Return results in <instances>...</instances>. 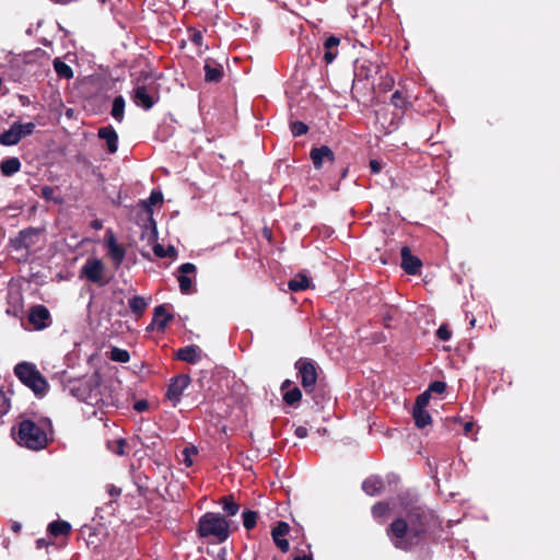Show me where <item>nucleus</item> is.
<instances>
[{
  "label": "nucleus",
  "mask_w": 560,
  "mask_h": 560,
  "mask_svg": "<svg viewBox=\"0 0 560 560\" xmlns=\"http://www.w3.org/2000/svg\"><path fill=\"white\" fill-rule=\"evenodd\" d=\"M425 532L423 516L419 510L396 518L387 529V535L397 549L408 551L419 545Z\"/></svg>",
  "instance_id": "nucleus-1"
},
{
  "label": "nucleus",
  "mask_w": 560,
  "mask_h": 560,
  "mask_svg": "<svg viewBox=\"0 0 560 560\" xmlns=\"http://www.w3.org/2000/svg\"><path fill=\"white\" fill-rule=\"evenodd\" d=\"M51 431V423L45 420L36 423L31 420H23L19 424L18 432H12L14 440L21 446L33 451H39L48 444V432Z\"/></svg>",
  "instance_id": "nucleus-2"
},
{
  "label": "nucleus",
  "mask_w": 560,
  "mask_h": 560,
  "mask_svg": "<svg viewBox=\"0 0 560 560\" xmlns=\"http://www.w3.org/2000/svg\"><path fill=\"white\" fill-rule=\"evenodd\" d=\"M104 390L105 387L102 386L96 375L88 380L80 381L71 387V393L74 397L88 405L97 407H102L107 404L103 395Z\"/></svg>",
  "instance_id": "nucleus-3"
},
{
  "label": "nucleus",
  "mask_w": 560,
  "mask_h": 560,
  "mask_svg": "<svg viewBox=\"0 0 560 560\" xmlns=\"http://www.w3.org/2000/svg\"><path fill=\"white\" fill-rule=\"evenodd\" d=\"M15 376L36 396H44L48 390V383L37 370L36 365L31 362H20L14 366Z\"/></svg>",
  "instance_id": "nucleus-4"
},
{
  "label": "nucleus",
  "mask_w": 560,
  "mask_h": 560,
  "mask_svg": "<svg viewBox=\"0 0 560 560\" xmlns=\"http://www.w3.org/2000/svg\"><path fill=\"white\" fill-rule=\"evenodd\" d=\"M198 533L201 537H214L219 542L228 539L229 523L218 513H206L199 520Z\"/></svg>",
  "instance_id": "nucleus-5"
},
{
  "label": "nucleus",
  "mask_w": 560,
  "mask_h": 560,
  "mask_svg": "<svg viewBox=\"0 0 560 560\" xmlns=\"http://www.w3.org/2000/svg\"><path fill=\"white\" fill-rule=\"evenodd\" d=\"M301 384L306 393H311L317 381L315 364L306 359H300L295 363Z\"/></svg>",
  "instance_id": "nucleus-6"
},
{
  "label": "nucleus",
  "mask_w": 560,
  "mask_h": 560,
  "mask_svg": "<svg viewBox=\"0 0 560 560\" xmlns=\"http://www.w3.org/2000/svg\"><path fill=\"white\" fill-rule=\"evenodd\" d=\"M189 384L190 377L187 374H180L171 380L165 395L173 406L179 404L182 395Z\"/></svg>",
  "instance_id": "nucleus-7"
},
{
  "label": "nucleus",
  "mask_w": 560,
  "mask_h": 560,
  "mask_svg": "<svg viewBox=\"0 0 560 560\" xmlns=\"http://www.w3.org/2000/svg\"><path fill=\"white\" fill-rule=\"evenodd\" d=\"M104 264L100 258H88L81 268V275L89 281L102 284L104 281Z\"/></svg>",
  "instance_id": "nucleus-8"
},
{
  "label": "nucleus",
  "mask_w": 560,
  "mask_h": 560,
  "mask_svg": "<svg viewBox=\"0 0 560 560\" xmlns=\"http://www.w3.org/2000/svg\"><path fill=\"white\" fill-rule=\"evenodd\" d=\"M27 319L35 330L48 328L52 323L50 312L44 305L31 307Z\"/></svg>",
  "instance_id": "nucleus-9"
},
{
  "label": "nucleus",
  "mask_w": 560,
  "mask_h": 560,
  "mask_svg": "<svg viewBox=\"0 0 560 560\" xmlns=\"http://www.w3.org/2000/svg\"><path fill=\"white\" fill-rule=\"evenodd\" d=\"M105 246L107 256L110 258L115 268H118L125 260L126 249L122 245L118 244L112 231H107L105 234Z\"/></svg>",
  "instance_id": "nucleus-10"
},
{
  "label": "nucleus",
  "mask_w": 560,
  "mask_h": 560,
  "mask_svg": "<svg viewBox=\"0 0 560 560\" xmlns=\"http://www.w3.org/2000/svg\"><path fill=\"white\" fill-rule=\"evenodd\" d=\"M196 272V266L191 262H185L178 268V283L180 292L184 294H188L191 292L194 279L189 277Z\"/></svg>",
  "instance_id": "nucleus-11"
},
{
  "label": "nucleus",
  "mask_w": 560,
  "mask_h": 560,
  "mask_svg": "<svg viewBox=\"0 0 560 560\" xmlns=\"http://www.w3.org/2000/svg\"><path fill=\"white\" fill-rule=\"evenodd\" d=\"M163 195L161 191L153 190L148 200L143 201V206L148 212L151 230L149 232V241H155L158 238V232L155 223L152 219V206L162 202Z\"/></svg>",
  "instance_id": "nucleus-12"
},
{
  "label": "nucleus",
  "mask_w": 560,
  "mask_h": 560,
  "mask_svg": "<svg viewBox=\"0 0 560 560\" xmlns=\"http://www.w3.org/2000/svg\"><path fill=\"white\" fill-rule=\"evenodd\" d=\"M132 101L137 106L147 110L155 103L153 95L150 94L145 85H137L133 89Z\"/></svg>",
  "instance_id": "nucleus-13"
},
{
  "label": "nucleus",
  "mask_w": 560,
  "mask_h": 560,
  "mask_svg": "<svg viewBox=\"0 0 560 560\" xmlns=\"http://www.w3.org/2000/svg\"><path fill=\"white\" fill-rule=\"evenodd\" d=\"M202 355V350L195 345L186 346L176 351V359L189 364L198 363Z\"/></svg>",
  "instance_id": "nucleus-14"
},
{
  "label": "nucleus",
  "mask_w": 560,
  "mask_h": 560,
  "mask_svg": "<svg viewBox=\"0 0 560 560\" xmlns=\"http://www.w3.org/2000/svg\"><path fill=\"white\" fill-rule=\"evenodd\" d=\"M310 156L314 164L315 168H320L325 162L332 163L335 160V154L327 145H322L319 148H314L311 150Z\"/></svg>",
  "instance_id": "nucleus-15"
},
{
  "label": "nucleus",
  "mask_w": 560,
  "mask_h": 560,
  "mask_svg": "<svg viewBox=\"0 0 560 560\" xmlns=\"http://www.w3.org/2000/svg\"><path fill=\"white\" fill-rule=\"evenodd\" d=\"M290 530V526L285 522H279L276 527H273L271 535L276 546L282 551L287 552L289 550V541L285 539Z\"/></svg>",
  "instance_id": "nucleus-16"
},
{
  "label": "nucleus",
  "mask_w": 560,
  "mask_h": 560,
  "mask_svg": "<svg viewBox=\"0 0 560 560\" xmlns=\"http://www.w3.org/2000/svg\"><path fill=\"white\" fill-rule=\"evenodd\" d=\"M401 267L408 275H417L421 268L420 259L412 256L407 246L401 248Z\"/></svg>",
  "instance_id": "nucleus-17"
},
{
  "label": "nucleus",
  "mask_w": 560,
  "mask_h": 560,
  "mask_svg": "<svg viewBox=\"0 0 560 560\" xmlns=\"http://www.w3.org/2000/svg\"><path fill=\"white\" fill-rule=\"evenodd\" d=\"M173 316L167 312L165 305H159L154 308L153 320L149 328L156 327L158 330L163 331Z\"/></svg>",
  "instance_id": "nucleus-18"
},
{
  "label": "nucleus",
  "mask_w": 560,
  "mask_h": 560,
  "mask_svg": "<svg viewBox=\"0 0 560 560\" xmlns=\"http://www.w3.org/2000/svg\"><path fill=\"white\" fill-rule=\"evenodd\" d=\"M378 72V66L368 60H357L354 66L355 77L369 79Z\"/></svg>",
  "instance_id": "nucleus-19"
},
{
  "label": "nucleus",
  "mask_w": 560,
  "mask_h": 560,
  "mask_svg": "<svg viewBox=\"0 0 560 560\" xmlns=\"http://www.w3.org/2000/svg\"><path fill=\"white\" fill-rule=\"evenodd\" d=\"M98 137L106 141L107 149L110 153H115L118 149V136L110 126L98 129Z\"/></svg>",
  "instance_id": "nucleus-20"
},
{
  "label": "nucleus",
  "mask_w": 560,
  "mask_h": 560,
  "mask_svg": "<svg viewBox=\"0 0 560 560\" xmlns=\"http://www.w3.org/2000/svg\"><path fill=\"white\" fill-rule=\"evenodd\" d=\"M203 69L207 82H219L223 75L222 66L211 59L206 60Z\"/></svg>",
  "instance_id": "nucleus-21"
},
{
  "label": "nucleus",
  "mask_w": 560,
  "mask_h": 560,
  "mask_svg": "<svg viewBox=\"0 0 560 560\" xmlns=\"http://www.w3.org/2000/svg\"><path fill=\"white\" fill-rule=\"evenodd\" d=\"M22 139L21 131L18 128V121L0 135V143L3 145H14Z\"/></svg>",
  "instance_id": "nucleus-22"
},
{
  "label": "nucleus",
  "mask_w": 560,
  "mask_h": 560,
  "mask_svg": "<svg viewBox=\"0 0 560 560\" xmlns=\"http://www.w3.org/2000/svg\"><path fill=\"white\" fill-rule=\"evenodd\" d=\"M340 39L336 36H329L324 43V60L326 63H331L338 55V46Z\"/></svg>",
  "instance_id": "nucleus-23"
},
{
  "label": "nucleus",
  "mask_w": 560,
  "mask_h": 560,
  "mask_svg": "<svg viewBox=\"0 0 560 560\" xmlns=\"http://www.w3.org/2000/svg\"><path fill=\"white\" fill-rule=\"evenodd\" d=\"M384 488V483L381 478L371 476L366 478L362 483L363 491L369 495H377Z\"/></svg>",
  "instance_id": "nucleus-24"
},
{
  "label": "nucleus",
  "mask_w": 560,
  "mask_h": 560,
  "mask_svg": "<svg viewBox=\"0 0 560 560\" xmlns=\"http://www.w3.org/2000/svg\"><path fill=\"white\" fill-rule=\"evenodd\" d=\"M21 168V162L18 158H9L0 163V171L4 176H12Z\"/></svg>",
  "instance_id": "nucleus-25"
},
{
  "label": "nucleus",
  "mask_w": 560,
  "mask_h": 560,
  "mask_svg": "<svg viewBox=\"0 0 560 560\" xmlns=\"http://www.w3.org/2000/svg\"><path fill=\"white\" fill-rule=\"evenodd\" d=\"M149 305V301L142 296L135 295L129 300V308L138 316L142 315Z\"/></svg>",
  "instance_id": "nucleus-26"
},
{
  "label": "nucleus",
  "mask_w": 560,
  "mask_h": 560,
  "mask_svg": "<svg viewBox=\"0 0 560 560\" xmlns=\"http://www.w3.org/2000/svg\"><path fill=\"white\" fill-rule=\"evenodd\" d=\"M125 112V98L121 95H118L113 101L112 106V116L117 121H122Z\"/></svg>",
  "instance_id": "nucleus-27"
},
{
  "label": "nucleus",
  "mask_w": 560,
  "mask_h": 560,
  "mask_svg": "<svg viewBox=\"0 0 560 560\" xmlns=\"http://www.w3.org/2000/svg\"><path fill=\"white\" fill-rule=\"evenodd\" d=\"M48 530L54 536L67 535L71 530V526L65 521H54L49 524Z\"/></svg>",
  "instance_id": "nucleus-28"
},
{
  "label": "nucleus",
  "mask_w": 560,
  "mask_h": 560,
  "mask_svg": "<svg viewBox=\"0 0 560 560\" xmlns=\"http://www.w3.org/2000/svg\"><path fill=\"white\" fill-rule=\"evenodd\" d=\"M412 416L418 428L423 429L431 423V416L427 409H413Z\"/></svg>",
  "instance_id": "nucleus-29"
},
{
  "label": "nucleus",
  "mask_w": 560,
  "mask_h": 560,
  "mask_svg": "<svg viewBox=\"0 0 560 560\" xmlns=\"http://www.w3.org/2000/svg\"><path fill=\"white\" fill-rule=\"evenodd\" d=\"M288 287L292 292L303 291L310 287V279L304 275H299L289 281Z\"/></svg>",
  "instance_id": "nucleus-30"
},
{
  "label": "nucleus",
  "mask_w": 560,
  "mask_h": 560,
  "mask_svg": "<svg viewBox=\"0 0 560 560\" xmlns=\"http://www.w3.org/2000/svg\"><path fill=\"white\" fill-rule=\"evenodd\" d=\"M54 69L59 78L71 79L73 77V71L71 67L62 60H60L59 58H56L54 60Z\"/></svg>",
  "instance_id": "nucleus-31"
},
{
  "label": "nucleus",
  "mask_w": 560,
  "mask_h": 560,
  "mask_svg": "<svg viewBox=\"0 0 560 560\" xmlns=\"http://www.w3.org/2000/svg\"><path fill=\"white\" fill-rule=\"evenodd\" d=\"M222 508H223V511L229 516L236 515L240 510V505L233 500V498L231 495L222 498Z\"/></svg>",
  "instance_id": "nucleus-32"
},
{
  "label": "nucleus",
  "mask_w": 560,
  "mask_h": 560,
  "mask_svg": "<svg viewBox=\"0 0 560 560\" xmlns=\"http://www.w3.org/2000/svg\"><path fill=\"white\" fill-rule=\"evenodd\" d=\"M153 253L160 258L176 256V249L174 246L165 248L163 245L158 243L153 245Z\"/></svg>",
  "instance_id": "nucleus-33"
},
{
  "label": "nucleus",
  "mask_w": 560,
  "mask_h": 560,
  "mask_svg": "<svg viewBox=\"0 0 560 560\" xmlns=\"http://www.w3.org/2000/svg\"><path fill=\"white\" fill-rule=\"evenodd\" d=\"M110 359L115 362L126 363L130 359V354L127 350L114 347L110 350Z\"/></svg>",
  "instance_id": "nucleus-34"
},
{
  "label": "nucleus",
  "mask_w": 560,
  "mask_h": 560,
  "mask_svg": "<svg viewBox=\"0 0 560 560\" xmlns=\"http://www.w3.org/2000/svg\"><path fill=\"white\" fill-rule=\"evenodd\" d=\"M301 398L302 393L298 387H293L292 389H289L283 394V400L285 401V404L290 406L299 402Z\"/></svg>",
  "instance_id": "nucleus-35"
},
{
  "label": "nucleus",
  "mask_w": 560,
  "mask_h": 560,
  "mask_svg": "<svg viewBox=\"0 0 560 560\" xmlns=\"http://www.w3.org/2000/svg\"><path fill=\"white\" fill-rule=\"evenodd\" d=\"M390 102L395 107L400 109H404L408 106L407 98L404 96L402 92L398 90L393 93Z\"/></svg>",
  "instance_id": "nucleus-36"
},
{
  "label": "nucleus",
  "mask_w": 560,
  "mask_h": 560,
  "mask_svg": "<svg viewBox=\"0 0 560 560\" xmlns=\"http://www.w3.org/2000/svg\"><path fill=\"white\" fill-rule=\"evenodd\" d=\"M257 522V513L254 511H245L243 512V525L246 529H252L255 527Z\"/></svg>",
  "instance_id": "nucleus-37"
},
{
  "label": "nucleus",
  "mask_w": 560,
  "mask_h": 560,
  "mask_svg": "<svg viewBox=\"0 0 560 560\" xmlns=\"http://www.w3.org/2000/svg\"><path fill=\"white\" fill-rule=\"evenodd\" d=\"M125 444H126L125 440L119 439L115 442H108L107 446H108L109 451L121 456L125 454V450H124Z\"/></svg>",
  "instance_id": "nucleus-38"
},
{
  "label": "nucleus",
  "mask_w": 560,
  "mask_h": 560,
  "mask_svg": "<svg viewBox=\"0 0 560 560\" xmlns=\"http://www.w3.org/2000/svg\"><path fill=\"white\" fill-rule=\"evenodd\" d=\"M290 128H291V132L294 137L303 136L308 130V127L302 121L292 122Z\"/></svg>",
  "instance_id": "nucleus-39"
},
{
  "label": "nucleus",
  "mask_w": 560,
  "mask_h": 560,
  "mask_svg": "<svg viewBox=\"0 0 560 560\" xmlns=\"http://www.w3.org/2000/svg\"><path fill=\"white\" fill-rule=\"evenodd\" d=\"M430 394L429 392H423L422 394H420L417 399H416V402H415V406H413V409H425L429 401H430Z\"/></svg>",
  "instance_id": "nucleus-40"
},
{
  "label": "nucleus",
  "mask_w": 560,
  "mask_h": 560,
  "mask_svg": "<svg viewBox=\"0 0 560 560\" xmlns=\"http://www.w3.org/2000/svg\"><path fill=\"white\" fill-rule=\"evenodd\" d=\"M445 389H446V384L444 382L435 381L429 385L427 392H429L430 395H431V393L443 394L445 392Z\"/></svg>",
  "instance_id": "nucleus-41"
},
{
  "label": "nucleus",
  "mask_w": 560,
  "mask_h": 560,
  "mask_svg": "<svg viewBox=\"0 0 560 560\" xmlns=\"http://www.w3.org/2000/svg\"><path fill=\"white\" fill-rule=\"evenodd\" d=\"M36 125L34 122L21 124L18 121V128L21 131V136L26 137L34 132Z\"/></svg>",
  "instance_id": "nucleus-42"
},
{
  "label": "nucleus",
  "mask_w": 560,
  "mask_h": 560,
  "mask_svg": "<svg viewBox=\"0 0 560 560\" xmlns=\"http://www.w3.org/2000/svg\"><path fill=\"white\" fill-rule=\"evenodd\" d=\"M387 511H388V506H387V504H384V503H376L372 508V514L376 518L385 515L387 513Z\"/></svg>",
  "instance_id": "nucleus-43"
},
{
  "label": "nucleus",
  "mask_w": 560,
  "mask_h": 560,
  "mask_svg": "<svg viewBox=\"0 0 560 560\" xmlns=\"http://www.w3.org/2000/svg\"><path fill=\"white\" fill-rule=\"evenodd\" d=\"M10 409V402L5 394L0 389V416L7 413Z\"/></svg>",
  "instance_id": "nucleus-44"
},
{
  "label": "nucleus",
  "mask_w": 560,
  "mask_h": 560,
  "mask_svg": "<svg viewBox=\"0 0 560 560\" xmlns=\"http://www.w3.org/2000/svg\"><path fill=\"white\" fill-rule=\"evenodd\" d=\"M436 336L439 337V339H441L443 341H447L451 339V331L446 325H442L436 330Z\"/></svg>",
  "instance_id": "nucleus-45"
},
{
  "label": "nucleus",
  "mask_w": 560,
  "mask_h": 560,
  "mask_svg": "<svg viewBox=\"0 0 560 560\" xmlns=\"http://www.w3.org/2000/svg\"><path fill=\"white\" fill-rule=\"evenodd\" d=\"M55 189L50 186H43L40 189V197L46 200L54 199Z\"/></svg>",
  "instance_id": "nucleus-46"
},
{
  "label": "nucleus",
  "mask_w": 560,
  "mask_h": 560,
  "mask_svg": "<svg viewBox=\"0 0 560 560\" xmlns=\"http://www.w3.org/2000/svg\"><path fill=\"white\" fill-rule=\"evenodd\" d=\"M202 34L200 32H194L190 36V40L196 45H201L202 43Z\"/></svg>",
  "instance_id": "nucleus-47"
},
{
  "label": "nucleus",
  "mask_w": 560,
  "mask_h": 560,
  "mask_svg": "<svg viewBox=\"0 0 560 560\" xmlns=\"http://www.w3.org/2000/svg\"><path fill=\"white\" fill-rule=\"evenodd\" d=\"M295 435L298 438H300V439L306 438L307 436V429L305 427H302V425L298 427L295 429Z\"/></svg>",
  "instance_id": "nucleus-48"
},
{
  "label": "nucleus",
  "mask_w": 560,
  "mask_h": 560,
  "mask_svg": "<svg viewBox=\"0 0 560 560\" xmlns=\"http://www.w3.org/2000/svg\"><path fill=\"white\" fill-rule=\"evenodd\" d=\"M370 168L372 171V173H378L381 171V163L376 160H372L370 162Z\"/></svg>",
  "instance_id": "nucleus-49"
},
{
  "label": "nucleus",
  "mask_w": 560,
  "mask_h": 560,
  "mask_svg": "<svg viewBox=\"0 0 560 560\" xmlns=\"http://www.w3.org/2000/svg\"><path fill=\"white\" fill-rule=\"evenodd\" d=\"M147 407H148V404H147V401H144V400H139V401H137V402H136V405H135V408H136V410H138V411H143V410H145V409H147Z\"/></svg>",
  "instance_id": "nucleus-50"
},
{
  "label": "nucleus",
  "mask_w": 560,
  "mask_h": 560,
  "mask_svg": "<svg viewBox=\"0 0 560 560\" xmlns=\"http://www.w3.org/2000/svg\"><path fill=\"white\" fill-rule=\"evenodd\" d=\"M184 454H185V464H186V466H191L192 465V460L190 459V457L188 455V450H185Z\"/></svg>",
  "instance_id": "nucleus-51"
},
{
  "label": "nucleus",
  "mask_w": 560,
  "mask_h": 560,
  "mask_svg": "<svg viewBox=\"0 0 560 560\" xmlns=\"http://www.w3.org/2000/svg\"><path fill=\"white\" fill-rule=\"evenodd\" d=\"M472 428H474V423L472 422L465 423V425H464L465 433L468 434L472 430Z\"/></svg>",
  "instance_id": "nucleus-52"
},
{
  "label": "nucleus",
  "mask_w": 560,
  "mask_h": 560,
  "mask_svg": "<svg viewBox=\"0 0 560 560\" xmlns=\"http://www.w3.org/2000/svg\"><path fill=\"white\" fill-rule=\"evenodd\" d=\"M294 560H313L311 556H299Z\"/></svg>",
  "instance_id": "nucleus-53"
},
{
  "label": "nucleus",
  "mask_w": 560,
  "mask_h": 560,
  "mask_svg": "<svg viewBox=\"0 0 560 560\" xmlns=\"http://www.w3.org/2000/svg\"><path fill=\"white\" fill-rule=\"evenodd\" d=\"M92 226L96 230H100L102 228V223L100 221H93Z\"/></svg>",
  "instance_id": "nucleus-54"
},
{
  "label": "nucleus",
  "mask_w": 560,
  "mask_h": 560,
  "mask_svg": "<svg viewBox=\"0 0 560 560\" xmlns=\"http://www.w3.org/2000/svg\"><path fill=\"white\" fill-rule=\"evenodd\" d=\"M120 494V490L119 489H116V488H112L110 489V495H119Z\"/></svg>",
  "instance_id": "nucleus-55"
},
{
  "label": "nucleus",
  "mask_w": 560,
  "mask_h": 560,
  "mask_svg": "<svg viewBox=\"0 0 560 560\" xmlns=\"http://www.w3.org/2000/svg\"><path fill=\"white\" fill-rule=\"evenodd\" d=\"M12 528H13V530H14V532H19V530H20V528H21V525H20V524H18V523H15V524L12 526Z\"/></svg>",
  "instance_id": "nucleus-56"
},
{
  "label": "nucleus",
  "mask_w": 560,
  "mask_h": 560,
  "mask_svg": "<svg viewBox=\"0 0 560 560\" xmlns=\"http://www.w3.org/2000/svg\"><path fill=\"white\" fill-rule=\"evenodd\" d=\"M290 384V381H285L283 384H282V389Z\"/></svg>",
  "instance_id": "nucleus-57"
},
{
  "label": "nucleus",
  "mask_w": 560,
  "mask_h": 560,
  "mask_svg": "<svg viewBox=\"0 0 560 560\" xmlns=\"http://www.w3.org/2000/svg\"><path fill=\"white\" fill-rule=\"evenodd\" d=\"M475 323H476V319H475V318H472V319L470 320V326H472V327H474V326H475Z\"/></svg>",
  "instance_id": "nucleus-58"
},
{
  "label": "nucleus",
  "mask_w": 560,
  "mask_h": 560,
  "mask_svg": "<svg viewBox=\"0 0 560 560\" xmlns=\"http://www.w3.org/2000/svg\"><path fill=\"white\" fill-rule=\"evenodd\" d=\"M102 2H104L105 0H101Z\"/></svg>",
  "instance_id": "nucleus-59"
}]
</instances>
